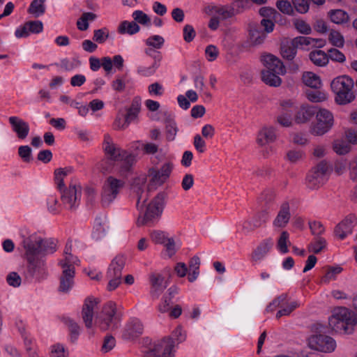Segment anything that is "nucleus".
Returning a JSON list of instances; mask_svg holds the SVG:
<instances>
[{
    "label": "nucleus",
    "mask_w": 357,
    "mask_h": 357,
    "mask_svg": "<svg viewBox=\"0 0 357 357\" xmlns=\"http://www.w3.org/2000/svg\"><path fill=\"white\" fill-rule=\"evenodd\" d=\"M204 12L208 15H218L223 20L230 18L238 13L232 6L215 4L208 5Z\"/></svg>",
    "instance_id": "17"
},
{
    "label": "nucleus",
    "mask_w": 357,
    "mask_h": 357,
    "mask_svg": "<svg viewBox=\"0 0 357 357\" xmlns=\"http://www.w3.org/2000/svg\"><path fill=\"white\" fill-rule=\"evenodd\" d=\"M292 3L293 7L301 14L306 13L309 10V0H292Z\"/></svg>",
    "instance_id": "62"
},
{
    "label": "nucleus",
    "mask_w": 357,
    "mask_h": 357,
    "mask_svg": "<svg viewBox=\"0 0 357 357\" xmlns=\"http://www.w3.org/2000/svg\"><path fill=\"white\" fill-rule=\"evenodd\" d=\"M328 326L332 331L349 334L354 331V326H357V319L351 316L347 307H342L329 318Z\"/></svg>",
    "instance_id": "4"
},
{
    "label": "nucleus",
    "mask_w": 357,
    "mask_h": 357,
    "mask_svg": "<svg viewBox=\"0 0 357 357\" xmlns=\"http://www.w3.org/2000/svg\"><path fill=\"white\" fill-rule=\"evenodd\" d=\"M312 38L307 36H298L293 39L292 45L296 47H304L312 46L313 43Z\"/></svg>",
    "instance_id": "57"
},
{
    "label": "nucleus",
    "mask_w": 357,
    "mask_h": 357,
    "mask_svg": "<svg viewBox=\"0 0 357 357\" xmlns=\"http://www.w3.org/2000/svg\"><path fill=\"white\" fill-rule=\"evenodd\" d=\"M45 0H33L29 8V12L35 17L42 15L45 11Z\"/></svg>",
    "instance_id": "46"
},
{
    "label": "nucleus",
    "mask_w": 357,
    "mask_h": 357,
    "mask_svg": "<svg viewBox=\"0 0 357 357\" xmlns=\"http://www.w3.org/2000/svg\"><path fill=\"white\" fill-rule=\"evenodd\" d=\"M165 43V39L160 35H153L147 38L145 44L151 47L159 50L162 47Z\"/></svg>",
    "instance_id": "49"
},
{
    "label": "nucleus",
    "mask_w": 357,
    "mask_h": 357,
    "mask_svg": "<svg viewBox=\"0 0 357 357\" xmlns=\"http://www.w3.org/2000/svg\"><path fill=\"white\" fill-rule=\"evenodd\" d=\"M276 192L273 188L265 189L259 197V202L264 208L271 210L275 205Z\"/></svg>",
    "instance_id": "27"
},
{
    "label": "nucleus",
    "mask_w": 357,
    "mask_h": 357,
    "mask_svg": "<svg viewBox=\"0 0 357 357\" xmlns=\"http://www.w3.org/2000/svg\"><path fill=\"white\" fill-rule=\"evenodd\" d=\"M26 260L28 261L27 273L30 276L41 278L46 275V267L43 259L38 257L26 259Z\"/></svg>",
    "instance_id": "20"
},
{
    "label": "nucleus",
    "mask_w": 357,
    "mask_h": 357,
    "mask_svg": "<svg viewBox=\"0 0 357 357\" xmlns=\"http://www.w3.org/2000/svg\"><path fill=\"white\" fill-rule=\"evenodd\" d=\"M151 52L152 51L150 49L145 50V53L153 58V62L152 64L149 66L139 65L137 66V73L140 76L149 77L153 75L160 66L162 56L160 53L153 56L151 54Z\"/></svg>",
    "instance_id": "18"
},
{
    "label": "nucleus",
    "mask_w": 357,
    "mask_h": 357,
    "mask_svg": "<svg viewBox=\"0 0 357 357\" xmlns=\"http://www.w3.org/2000/svg\"><path fill=\"white\" fill-rule=\"evenodd\" d=\"M116 313V310L114 304L108 303L105 305L98 321V326L102 331L118 328L119 319Z\"/></svg>",
    "instance_id": "12"
},
{
    "label": "nucleus",
    "mask_w": 357,
    "mask_h": 357,
    "mask_svg": "<svg viewBox=\"0 0 357 357\" xmlns=\"http://www.w3.org/2000/svg\"><path fill=\"white\" fill-rule=\"evenodd\" d=\"M109 37V31L102 28L94 31L93 40L98 43H103Z\"/></svg>",
    "instance_id": "63"
},
{
    "label": "nucleus",
    "mask_w": 357,
    "mask_h": 357,
    "mask_svg": "<svg viewBox=\"0 0 357 357\" xmlns=\"http://www.w3.org/2000/svg\"><path fill=\"white\" fill-rule=\"evenodd\" d=\"M102 67L106 74L113 73V69L121 70L123 67L124 59L120 54L114 55L112 58L104 56L101 59Z\"/></svg>",
    "instance_id": "22"
},
{
    "label": "nucleus",
    "mask_w": 357,
    "mask_h": 357,
    "mask_svg": "<svg viewBox=\"0 0 357 357\" xmlns=\"http://www.w3.org/2000/svg\"><path fill=\"white\" fill-rule=\"evenodd\" d=\"M124 181L113 176H109L105 181L101 195V204L107 207L116 198L120 190L124 186Z\"/></svg>",
    "instance_id": "10"
},
{
    "label": "nucleus",
    "mask_w": 357,
    "mask_h": 357,
    "mask_svg": "<svg viewBox=\"0 0 357 357\" xmlns=\"http://www.w3.org/2000/svg\"><path fill=\"white\" fill-rule=\"evenodd\" d=\"M140 26L139 24L133 21L123 20L119 23L117 27L119 33L125 35L128 34L132 36L140 31Z\"/></svg>",
    "instance_id": "34"
},
{
    "label": "nucleus",
    "mask_w": 357,
    "mask_h": 357,
    "mask_svg": "<svg viewBox=\"0 0 357 357\" xmlns=\"http://www.w3.org/2000/svg\"><path fill=\"white\" fill-rule=\"evenodd\" d=\"M334 151L339 155H344L350 151L351 146L343 139H337L333 142Z\"/></svg>",
    "instance_id": "50"
},
{
    "label": "nucleus",
    "mask_w": 357,
    "mask_h": 357,
    "mask_svg": "<svg viewBox=\"0 0 357 357\" xmlns=\"http://www.w3.org/2000/svg\"><path fill=\"white\" fill-rule=\"evenodd\" d=\"M273 246V241L271 238L262 241L253 251L252 259L255 261L261 260L269 252Z\"/></svg>",
    "instance_id": "32"
},
{
    "label": "nucleus",
    "mask_w": 357,
    "mask_h": 357,
    "mask_svg": "<svg viewBox=\"0 0 357 357\" xmlns=\"http://www.w3.org/2000/svg\"><path fill=\"white\" fill-rule=\"evenodd\" d=\"M287 298L288 296L287 294H282L278 296L266 307V311L273 312L276 307H282V305L287 301Z\"/></svg>",
    "instance_id": "56"
},
{
    "label": "nucleus",
    "mask_w": 357,
    "mask_h": 357,
    "mask_svg": "<svg viewBox=\"0 0 357 357\" xmlns=\"http://www.w3.org/2000/svg\"><path fill=\"white\" fill-rule=\"evenodd\" d=\"M299 303L297 301L290 303L287 307L278 310L276 313L275 317L279 319L283 316H289L290 314L298 307Z\"/></svg>",
    "instance_id": "58"
},
{
    "label": "nucleus",
    "mask_w": 357,
    "mask_h": 357,
    "mask_svg": "<svg viewBox=\"0 0 357 357\" xmlns=\"http://www.w3.org/2000/svg\"><path fill=\"white\" fill-rule=\"evenodd\" d=\"M204 53L206 60L210 62L215 61L219 55L218 47L213 45L206 46Z\"/></svg>",
    "instance_id": "60"
},
{
    "label": "nucleus",
    "mask_w": 357,
    "mask_h": 357,
    "mask_svg": "<svg viewBox=\"0 0 357 357\" xmlns=\"http://www.w3.org/2000/svg\"><path fill=\"white\" fill-rule=\"evenodd\" d=\"M296 47L289 45H282L281 47L282 56L287 60H292L296 54Z\"/></svg>",
    "instance_id": "61"
},
{
    "label": "nucleus",
    "mask_w": 357,
    "mask_h": 357,
    "mask_svg": "<svg viewBox=\"0 0 357 357\" xmlns=\"http://www.w3.org/2000/svg\"><path fill=\"white\" fill-rule=\"evenodd\" d=\"M332 89H352L354 82L348 75H341L335 77L331 83Z\"/></svg>",
    "instance_id": "33"
},
{
    "label": "nucleus",
    "mask_w": 357,
    "mask_h": 357,
    "mask_svg": "<svg viewBox=\"0 0 357 357\" xmlns=\"http://www.w3.org/2000/svg\"><path fill=\"white\" fill-rule=\"evenodd\" d=\"M97 18V15L91 12L84 13L77 20V26L80 31H86L89 28V22H93Z\"/></svg>",
    "instance_id": "39"
},
{
    "label": "nucleus",
    "mask_w": 357,
    "mask_h": 357,
    "mask_svg": "<svg viewBox=\"0 0 357 357\" xmlns=\"http://www.w3.org/2000/svg\"><path fill=\"white\" fill-rule=\"evenodd\" d=\"M75 271L73 269H62V273L60 277V284L59 291L63 293H67L74 284V277Z\"/></svg>",
    "instance_id": "26"
},
{
    "label": "nucleus",
    "mask_w": 357,
    "mask_h": 357,
    "mask_svg": "<svg viewBox=\"0 0 357 357\" xmlns=\"http://www.w3.org/2000/svg\"><path fill=\"white\" fill-rule=\"evenodd\" d=\"M280 75L270 70H263L261 71V80L271 87H278L282 83Z\"/></svg>",
    "instance_id": "35"
},
{
    "label": "nucleus",
    "mask_w": 357,
    "mask_h": 357,
    "mask_svg": "<svg viewBox=\"0 0 357 357\" xmlns=\"http://www.w3.org/2000/svg\"><path fill=\"white\" fill-rule=\"evenodd\" d=\"M305 158V153L301 149H290L286 153L285 159L291 164H297Z\"/></svg>",
    "instance_id": "43"
},
{
    "label": "nucleus",
    "mask_w": 357,
    "mask_h": 357,
    "mask_svg": "<svg viewBox=\"0 0 357 357\" xmlns=\"http://www.w3.org/2000/svg\"><path fill=\"white\" fill-rule=\"evenodd\" d=\"M277 128L273 125H263L257 132L256 142L260 146L273 144L278 140Z\"/></svg>",
    "instance_id": "14"
},
{
    "label": "nucleus",
    "mask_w": 357,
    "mask_h": 357,
    "mask_svg": "<svg viewBox=\"0 0 357 357\" xmlns=\"http://www.w3.org/2000/svg\"><path fill=\"white\" fill-rule=\"evenodd\" d=\"M144 331L142 322L138 319H132L125 326L123 338L125 340H134L141 335Z\"/></svg>",
    "instance_id": "23"
},
{
    "label": "nucleus",
    "mask_w": 357,
    "mask_h": 357,
    "mask_svg": "<svg viewBox=\"0 0 357 357\" xmlns=\"http://www.w3.org/2000/svg\"><path fill=\"white\" fill-rule=\"evenodd\" d=\"M275 6L284 15H292L294 14V7L288 0H278Z\"/></svg>",
    "instance_id": "53"
},
{
    "label": "nucleus",
    "mask_w": 357,
    "mask_h": 357,
    "mask_svg": "<svg viewBox=\"0 0 357 357\" xmlns=\"http://www.w3.org/2000/svg\"><path fill=\"white\" fill-rule=\"evenodd\" d=\"M342 271V268L340 266L332 267L329 266L327 268L326 274L322 277L321 282L323 283H328L331 280H334L336 278V275L340 274Z\"/></svg>",
    "instance_id": "51"
},
{
    "label": "nucleus",
    "mask_w": 357,
    "mask_h": 357,
    "mask_svg": "<svg viewBox=\"0 0 357 357\" xmlns=\"http://www.w3.org/2000/svg\"><path fill=\"white\" fill-rule=\"evenodd\" d=\"M305 96L313 103L322 102L328 99V94L324 91H305Z\"/></svg>",
    "instance_id": "40"
},
{
    "label": "nucleus",
    "mask_w": 357,
    "mask_h": 357,
    "mask_svg": "<svg viewBox=\"0 0 357 357\" xmlns=\"http://www.w3.org/2000/svg\"><path fill=\"white\" fill-rule=\"evenodd\" d=\"M334 119L333 114L326 109H320L316 114V121L310 127L312 135L321 136L326 133L333 127Z\"/></svg>",
    "instance_id": "11"
},
{
    "label": "nucleus",
    "mask_w": 357,
    "mask_h": 357,
    "mask_svg": "<svg viewBox=\"0 0 357 357\" xmlns=\"http://www.w3.org/2000/svg\"><path fill=\"white\" fill-rule=\"evenodd\" d=\"M315 327L316 332L319 334L311 335L308 338L309 347L325 353L333 351L336 347L335 341L331 337L321 334V333H328L329 331L326 330V327L320 324H317Z\"/></svg>",
    "instance_id": "5"
},
{
    "label": "nucleus",
    "mask_w": 357,
    "mask_h": 357,
    "mask_svg": "<svg viewBox=\"0 0 357 357\" xmlns=\"http://www.w3.org/2000/svg\"><path fill=\"white\" fill-rule=\"evenodd\" d=\"M329 165L326 160H321L308 173L306 184L310 189L317 190L321 188L327 181Z\"/></svg>",
    "instance_id": "8"
},
{
    "label": "nucleus",
    "mask_w": 357,
    "mask_h": 357,
    "mask_svg": "<svg viewBox=\"0 0 357 357\" xmlns=\"http://www.w3.org/2000/svg\"><path fill=\"white\" fill-rule=\"evenodd\" d=\"M328 59L333 61L344 63L346 61L344 54L337 49L332 48L328 51Z\"/></svg>",
    "instance_id": "64"
},
{
    "label": "nucleus",
    "mask_w": 357,
    "mask_h": 357,
    "mask_svg": "<svg viewBox=\"0 0 357 357\" xmlns=\"http://www.w3.org/2000/svg\"><path fill=\"white\" fill-rule=\"evenodd\" d=\"M112 86L114 89L130 88L132 86V80L128 77H118L113 82Z\"/></svg>",
    "instance_id": "55"
},
{
    "label": "nucleus",
    "mask_w": 357,
    "mask_h": 357,
    "mask_svg": "<svg viewBox=\"0 0 357 357\" xmlns=\"http://www.w3.org/2000/svg\"><path fill=\"white\" fill-rule=\"evenodd\" d=\"M52 242L43 240L37 237L26 238L23 241V246L25 249V255L26 259L38 258L37 255L43 252L48 251L50 248L51 252L54 251L52 246Z\"/></svg>",
    "instance_id": "9"
},
{
    "label": "nucleus",
    "mask_w": 357,
    "mask_h": 357,
    "mask_svg": "<svg viewBox=\"0 0 357 357\" xmlns=\"http://www.w3.org/2000/svg\"><path fill=\"white\" fill-rule=\"evenodd\" d=\"M328 16L333 23L337 24L347 23L349 20V14L342 9L331 10Z\"/></svg>",
    "instance_id": "36"
},
{
    "label": "nucleus",
    "mask_w": 357,
    "mask_h": 357,
    "mask_svg": "<svg viewBox=\"0 0 357 357\" xmlns=\"http://www.w3.org/2000/svg\"><path fill=\"white\" fill-rule=\"evenodd\" d=\"M314 114L315 111L313 107L303 104L296 110L294 120L298 124L306 123L311 120Z\"/></svg>",
    "instance_id": "25"
},
{
    "label": "nucleus",
    "mask_w": 357,
    "mask_h": 357,
    "mask_svg": "<svg viewBox=\"0 0 357 357\" xmlns=\"http://www.w3.org/2000/svg\"><path fill=\"white\" fill-rule=\"evenodd\" d=\"M312 62L318 66H324L328 63V56L323 50H314L310 54Z\"/></svg>",
    "instance_id": "38"
},
{
    "label": "nucleus",
    "mask_w": 357,
    "mask_h": 357,
    "mask_svg": "<svg viewBox=\"0 0 357 357\" xmlns=\"http://www.w3.org/2000/svg\"><path fill=\"white\" fill-rule=\"evenodd\" d=\"M326 241L321 236H317L314 238V241L309 245L308 250L310 252L318 254L326 247Z\"/></svg>",
    "instance_id": "52"
},
{
    "label": "nucleus",
    "mask_w": 357,
    "mask_h": 357,
    "mask_svg": "<svg viewBox=\"0 0 357 357\" xmlns=\"http://www.w3.org/2000/svg\"><path fill=\"white\" fill-rule=\"evenodd\" d=\"M329 43L338 48L343 47L344 45V38L343 35L338 31L331 29L328 37Z\"/></svg>",
    "instance_id": "42"
},
{
    "label": "nucleus",
    "mask_w": 357,
    "mask_h": 357,
    "mask_svg": "<svg viewBox=\"0 0 357 357\" xmlns=\"http://www.w3.org/2000/svg\"><path fill=\"white\" fill-rule=\"evenodd\" d=\"M68 174L64 169H56L54 171L55 181L61 196V199L64 207L70 211H75L79 204L82 195L80 185L71 183L68 188H65L63 178Z\"/></svg>",
    "instance_id": "2"
},
{
    "label": "nucleus",
    "mask_w": 357,
    "mask_h": 357,
    "mask_svg": "<svg viewBox=\"0 0 357 357\" xmlns=\"http://www.w3.org/2000/svg\"><path fill=\"white\" fill-rule=\"evenodd\" d=\"M174 341L166 337L157 341L147 354V357H172Z\"/></svg>",
    "instance_id": "13"
},
{
    "label": "nucleus",
    "mask_w": 357,
    "mask_h": 357,
    "mask_svg": "<svg viewBox=\"0 0 357 357\" xmlns=\"http://www.w3.org/2000/svg\"><path fill=\"white\" fill-rule=\"evenodd\" d=\"M146 174H142L133 178L131 183V190L137 197V208L139 214L137 220V225L139 227L151 225L159 218L162 213L167 194L165 192H160L147 205L145 211H143V205L148 199V193L144 189L146 183Z\"/></svg>",
    "instance_id": "1"
},
{
    "label": "nucleus",
    "mask_w": 357,
    "mask_h": 357,
    "mask_svg": "<svg viewBox=\"0 0 357 357\" xmlns=\"http://www.w3.org/2000/svg\"><path fill=\"white\" fill-rule=\"evenodd\" d=\"M173 165L170 162L163 164L160 169L156 167L149 168L146 175V178H149L147 190H155L162 185L169 177Z\"/></svg>",
    "instance_id": "7"
},
{
    "label": "nucleus",
    "mask_w": 357,
    "mask_h": 357,
    "mask_svg": "<svg viewBox=\"0 0 357 357\" xmlns=\"http://www.w3.org/2000/svg\"><path fill=\"white\" fill-rule=\"evenodd\" d=\"M31 149L29 146H20L18 148V154L24 162H30L33 158L31 155Z\"/></svg>",
    "instance_id": "59"
},
{
    "label": "nucleus",
    "mask_w": 357,
    "mask_h": 357,
    "mask_svg": "<svg viewBox=\"0 0 357 357\" xmlns=\"http://www.w3.org/2000/svg\"><path fill=\"white\" fill-rule=\"evenodd\" d=\"M9 122L12 126L13 130L16 133L17 137L20 139H24L29 135V124L24 120L17 116H10Z\"/></svg>",
    "instance_id": "24"
},
{
    "label": "nucleus",
    "mask_w": 357,
    "mask_h": 357,
    "mask_svg": "<svg viewBox=\"0 0 357 357\" xmlns=\"http://www.w3.org/2000/svg\"><path fill=\"white\" fill-rule=\"evenodd\" d=\"M291 218L290 206L289 202H283L278 212L276 217L273 221V225L277 228H284Z\"/></svg>",
    "instance_id": "21"
},
{
    "label": "nucleus",
    "mask_w": 357,
    "mask_h": 357,
    "mask_svg": "<svg viewBox=\"0 0 357 357\" xmlns=\"http://www.w3.org/2000/svg\"><path fill=\"white\" fill-rule=\"evenodd\" d=\"M99 303V299L93 297H88L84 300L81 312V317L87 328H91L93 326L94 312Z\"/></svg>",
    "instance_id": "15"
},
{
    "label": "nucleus",
    "mask_w": 357,
    "mask_h": 357,
    "mask_svg": "<svg viewBox=\"0 0 357 357\" xmlns=\"http://www.w3.org/2000/svg\"><path fill=\"white\" fill-rule=\"evenodd\" d=\"M63 321L69 330L71 340L75 342L80 333V326L77 322L69 317H64Z\"/></svg>",
    "instance_id": "41"
},
{
    "label": "nucleus",
    "mask_w": 357,
    "mask_h": 357,
    "mask_svg": "<svg viewBox=\"0 0 357 357\" xmlns=\"http://www.w3.org/2000/svg\"><path fill=\"white\" fill-rule=\"evenodd\" d=\"M289 238V234L287 231H283L281 233L277 242L278 249L281 253L285 254L289 252L288 245L291 244Z\"/></svg>",
    "instance_id": "47"
},
{
    "label": "nucleus",
    "mask_w": 357,
    "mask_h": 357,
    "mask_svg": "<svg viewBox=\"0 0 357 357\" xmlns=\"http://www.w3.org/2000/svg\"><path fill=\"white\" fill-rule=\"evenodd\" d=\"M293 24L298 32L304 35H309L312 33V29L310 24L301 18L293 20Z\"/></svg>",
    "instance_id": "45"
},
{
    "label": "nucleus",
    "mask_w": 357,
    "mask_h": 357,
    "mask_svg": "<svg viewBox=\"0 0 357 357\" xmlns=\"http://www.w3.org/2000/svg\"><path fill=\"white\" fill-rule=\"evenodd\" d=\"M269 214V209L264 208L261 212L258 213L255 217L250 221L244 222L243 229L247 231H252L259 228L265 223Z\"/></svg>",
    "instance_id": "28"
},
{
    "label": "nucleus",
    "mask_w": 357,
    "mask_h": 357,
    "mask_svg": "<svg viewBox=\"0 0 357 357\" xmlns=\"http://www.w3.org/2000/svg\"><path fill=\"white\" fill-rule=\"evenodd\" d=\"M355 98L354 91H337L335 101L337 105H344L351 102Z\"/></svg>",
    "instance_id": "37"
},
{
    "label": "nucleus",
    "mask_w": 357,
    "mask_h": 357,
    "mask_svg": "<svg viewBox=\"0 0 357 357\" xmlns=\"http://www.w3.org/2000/svg\"><path fill=\"white\" fill-rule=\"evenodd\" d=\"M126 263V259L123 256H116L111 262L107 271V277H122V269L123 268Z\"/></svg>",
    "instance_id": "29"
},
{
    "label": "nucleus",
    "mask_w": 357,
    "mask_h": 357,
    "mask_svg": "<svg viewBox=\"0 0 357 357\" xmlns=\"http://www.w3.org/2000/svg\"><path fill=\"white\" fill-rule=\"evenodd\" d=\"M103 149L108 158L113 161H121L122 174L128 172L135 162V156L114 144L109 135L105 136Z\"/></svg>",
    "instance_id": "3"
},
{
    "label": "nucleus",
    "mask_w": 357,
    "mask_h": 357,
    "mask_svg": "<svg viewBox=\"0 0 357 357\" xmlns=\"http://www.w3.org/2000/svg\"><path fill=\"white\" fill-rule=\"evenodd\" d=\"M260 61L266 68L265 70H270L281 75H284L286 73V68L283 62L278 56L272 54H263L260 57Z\"/></svg>",
    "instance_id": "16"
},
{
    "label": "nucleus",
    "mask_w": 357,
    "mask_h": 357,
    "mask_svg": "<svg viewBox=\"0 0 357 357\" xmlns=\"http://www.w3.org/2000/svg\"><path fill=\"white\" fill-rule=\"evenodd\" d=\"M133 22L137 24H142L145 26L151 25L150 17L141 10H136L132 13Z\"/></svg>",
    "instance_id": "44"
},
{
    "label": "nucleus",
    "mask_w": 357,
    "mask_h": 357,
    "mask_svg": "<svg viewBox=\"0 0 357 357\" xmlns=\"http://www.w3.org/2000/svg\"><path fill=\"white\" fill-rule=\"evenodd\" d=\"M152 296L158 297L163 290L167 287L166 282L164 278L159 274H153L151 276Z\"/></svg>",
    "instance_id": "30"
},
{
    "label": "nucleus",
    "mask_w": 357,
    "mask_h": 357,
    "mask_svg": "<svg viewBox=\"0 0 357 357\" xmlns=\"http://www.w3.org/2000/svg\"><path fill=\"white\" fill-rule=\"evenodd\" d=\"M79 260L77 257L71 254L65 255L64 259L59 261V264L62 269L75 270V265L77 264Z\"/></svg>",
    "instance_id": "48"
},
{
    "label": "nucleus",
    "mask_w": 357,
    "mask_h": 357,
    "mask_svg": "<svg viewBox=\"0 0 357 357\" xmlns=\"http://www.w3.org/2000/svg\"><path fill=\"white\" fill-rule=\"evenodd\" d=\"M142 100L139 97H135L129 107L126 109V114H119L113 123L114 130H123L128 128L132 122L137 121L141 110Z\"/></svg>",
    "instance_id": "6"
},
{
    "label": "nucleus",
    "mask_w": 357,
    "mask_h": 357,
    "mask_svg": "<svg viewBox=\"0 0 357 357\" xmlns=\"http://www.w3.org/2000/svg\"><path fill=\"white\" fill-rule=\"evenodd\" d=\"M302 81L305 86L312 89H319L322 87L321 77L312 72L307 71L303 73Z\"/></svg>",
    "instance_id": "31"
},
{
    "label": "nucleus",
    "mask_w": 357,
    "mask_h": 357,
    "mask_svg": "<svg viewBox=\"0 0 357 357\" xmlns=\"http://www.w3.org/2000/svg\"><path fill=\"white\" fill-rule=\"evenodd\" d=\"M60 68L64 70L70 71L79 66V63L75 59H63L59 63L56 64Z\"/></svg>",
    "instance_id": "54"
},
{
    "label": "nucleus",
    "mask_w": 357,
    "mask_h": 357,
    "mask_svg": "<svg viewBox=\"0 0 357 357\" xmlns=\"http://www.w3.org/2000/svg\"><path fill=\"white\" fill-rule=\"evenodd\" d=\"M356 224V217L354 215H349L336 226L335 234L339 238L344 239L352 232L353 228Z\"/></svg>",
    "instance_id": "19"
}]
</instances>
